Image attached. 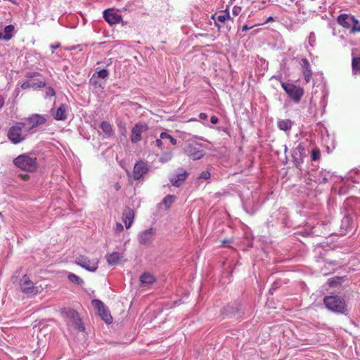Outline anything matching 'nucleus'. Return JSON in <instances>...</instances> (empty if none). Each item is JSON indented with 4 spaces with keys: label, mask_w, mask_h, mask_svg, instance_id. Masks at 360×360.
<instances>
[{
    "label": "nucleus",
    "mask_w": 360,
    "mask_h": 360,
    "mask_svg": "<svg viewBox=\"0 0 360 360\" xmlns=\"http://www.w3.org/2000/svg\"><path fill=\"white\" fill-rule=\"evenodd\" d=\"M309 112L310 113H314V115L316 114V110H313V105H312V101H310V106H309Z\"/></svg>",
    "instance_id": "49"
},
{
    "label": "nucleus",
    "mask_w": 360,
    "mask_h": 360,
    "mask_svg": "<svg viewBox=\"0 0 360 360\" xmlns=\"http://www.w3.org/2000/svg\"><path fill=\"white\" fill-rule=\"evenodd\" d=\"M354 17L352 15L348 14H340L337 19V21L340 25L343 27L345 29H347L349 30V32L350 33V30L352 28V25H353L354 22Z\"/></svg>",
    "instance_id": "15"
},
{
    "label": "nucleus",
    "mask_w": 360,
    "mask_h": 360,
    "mask_svg": "<svg viewBox=\"0 0 360 360\" xmlns=\"http://www.w3.org/2000/svg\"><path fill=\"white\" fill-rule=\"evenodd\" d=\"M320 182H322V183H323V184L327 183V182H328V178H327L326 176H323V179H322V180H321V181H320Z\"/></svg>",
    "instance_id": "53"
},
{
    "label": "nucleus",
    "mask_w": 360,
    "mask_h": 360,
    "mask_svg": "<svg viewBox=\"0 0 360 360\" xmlns=\"http://www.w3.org/2000/svg\"><path fill=\"white\" fill-rule=\"evenodd\" d=\"M156 233L155 228H150L139 232L137 238L141 245H149L154 240Z\"/></svg>",
    "instance_id": "10"
},
{
    "label": "nucleus",
    "mask_w": 360,
    "mask_h": 360,
    "mask_svg": "<svg viewBox=\"0 0 360 360\" xmlns=\"http://www.w3.org/2000/svg\"><path fill=\"white\" fill-rule=\"evenodd\" d=\"M281 84L283 90L291 100H292L295 103L300 102L301 98L304 93L303 88L295 85L292 83L284 82H281Z\"/></svg>",
    "instance_id": "4"
},
{
    "label": "nucleus",
    "mask_w": 360,
    "mask_h": 360,
    "mask_svg": "<svg viewBox=\"0 0 360 360\" xmlns=\"http://www.w3.org/2000/svg\"><path fill=\"white\" fill-rule=\"evenodd\" d=\"M339 278H331L328 280V284L331 287H334L338 283Z\"/></svg>",
    "instance_id": "40"
},
{
    "label": "nucleus",
    "mask_w": 360,
    "mask_h": 360,
    "mask_svg": "<svg viewBox=\"0 0 360 360\" xmlns=\"http://www.w3.org/2000/svg\"><path fill=\"white\" fill-rule=\"evenodd\" d=\"M305 148L302 143H300L294 149L292 157L296 166L302 162L301 158L304 154Z\"/></svg>",
    "instance_id": "19"
},
{
    "label": "nucleus",
    "mask_w": 360,
    "mask_h": 360,
    "mask_svg": "<svg viewBox=\"0 0 360 360\" xmlns=\"http://www.w3.org/2000/svg\"><path fill=\"white\" fill-rule=\"evenodd\" d=\"M60 46V44H51L50 46L51 49H56L57 48H58Z\"/></svg>",
    "instance_id": "52"
},
{
    "label": "nucleus",
    "mask_w": 360,
    "mask_h": 360,
    "mask_svg": "<svg viewBox=\"0 0 360 360\" xmlns=\"http://www.w3.org/2000/svg\"><path fill=\"white\" fill-rule=\"evenodd\" d=\"M302 72L303 74L306 83H309L312 77V71L311 70V65L306 58H302L300 62Z\"/></svg>",
    "instance_id": "16"
},
{
    "label": "nucleus",
    "mask_w": 360,
    "mask_h": 360,
    "mask_svg": "<svg viewBox=\"0 0 360 360\" xmlns=\"http://www.w3.org/2000/svg\"><path fill=\"white\" fill-rule=\"evenodd\" d=\"M68 117V106L65 104H61L57 109L54 118L57 120H65Z\"/></svg>",
    "instance_id": "23"
},
{
    "label": "nucleus",
    "mask_w": 360,
    "mask_h": 360,
    "mask_svg": "<svg viewBox=\"0 0 360 360\" xmlns=\"http://www.w3.org/2000/svg\"><path fill=\"white\" fill-rule=\"evenodd\" d=\"M241 11V7L240 6H234L233 9H232V14L234 15V16H237Z\"/></svg>",
    "instance_id": "39"
},
{
    "label": "nucleus",
    "mask_w": 360,
    "mask_h": 360,
    "mask_svg": "<svg viewBox=\"0 0 360 360\" xmlns=\"http://www.w3.org/2000/svg\"><path fill=\"white\" fill-rule=\"evenodd\" d=\"M252 27H248V25H245L242 27V31L243 32H246L248 30H249L250 29H251Z\"/></svg>",
    "instance_id": "50"
},
{
    "label": "nucleus",
    "mask_w": 360,
    "mask_h": 360,
    "mask_svg": "<svg viewBox=\"0 0 360 360\" xmlns=\"http://www.w3.org/2000/svg\"><path fill=\"white\" fill-rule=\"evenodd\" d=\"M75 263L85 269L86 270L94 272L98 267V260L97 259H90L84 255H79L76 257Z\"/></svg>",
    "instance_id": "7"
},
{
    "label": "nucleus",
    "mask_w": 360,
    "mask_h": 360,
    "mask_svg": "<svg viewBox=\"0 0 360 360\" xmlns=\"http://www.w3.org/2000/svg\"><path fill=\"white\" fill-rule=\"evenodd\" d=\"M61 313L64 317L70 319L76 325L81 322L78 313L72 309L65 308L62 309Z\"/></svg>",
    "instance_id": "17"
},
{
    "label": "nucleus",
    "mask_w": 360,
    "mask_h": 360,
    "mask_svg": "<svg viewBox=\"0 0 360 360\" xmlns=\"http://www.w3.org/2000/svg\"><path fill=\"white\" fill-rule=\"evenodd\" d=\"M134 213L133 210L127 207L122 214V220L127 229H129L134 222Z\"/></svg>",
    "instance_id": "18"
},
{
    "label": "nucleus",
    "mask_w": 360,
    "mask_h": 360,
    "mask_svg": "<svg viewBox=\"0 0 360 360\" xmlns=\"http://www.w3.org/2000/svg\"><path fill=\"white\" fill-rule=\"evenodd\" d=\"M46 83L43 81H39L37 82H33L32 83V88L34 89H37L39 88H41L45 86Z\"/></svg>",
    "instance_id": "36"
},
{
    "label": "nucleus",
    "mask_w": 360,
    "mask_h": 360,
    "mask_svg": "<svg viewBox=\"0 0 360 360\" xmlns=\"http://www.w3.org/2000/svg\"><path fill=\"white\" fill-rule=\"evenodd\" d=\"M101 129H102V131L104 133L105 137H111L114 134L112 125L106 121H103L101 122Z\"/></svg>",
    "instance_id": "25"
},
{
    "label": "nucleus",
    "mask_w": 360,
    "mask_h": 360,
    "mask_svg": "<svg viewBox=\"0 0 360 360\" xmlns=\"http://www.w3.org/2000/svg\"><path fill=\"white\" fill-rule=\"evenodd\" d=\"M208 117L207 115L205 112H200L199 114V118L201 120H207Z\"/></svg>",
    "instance_id": "47"
},
{
    "label": "nucleus",
    "mask_w": 360,
    "mask_h": 360,
    "mask_svg": "<svg viewBox=\"0 0 360 360\" xmlns=\"http://www.w3.org/2000/svg\"><path fill=\"white\" fill-rule=\"evenodd\" d=\"M211 18L214 20V25L218 27V30H220L221 27L220 23H224L226 20L231 19L227 9L221 11L218 14L214 13L212 15Z\"/></svg>",
    "instance_id": "14"
},
{
    "label": "nucleus",
    "mask_w": 360,
    "mask_h": 360,
    "mask_svg": "<svg viewBox=\"0 0 360 360\" xmlns=\"http://www.w3.org/2000/svg\"><path fill=\"white\" fill-rule=\"evenodd\" d=\"M352 66V72L354 75L360 74V57H353Z\"/></svg>",
    "instance_id": "28"
},
{
    "label": "nucleus",
    "mask_w": 360,
    "mask_h": 360,
    "mask_svg": "<svg viewBox=\"0 0 360 360\" xmlns=\"http://www.w3.org/2000/svg\"><path fill=\"white\" fill-rule=\"evenodd\" d=\"M29 135L30 133L26 128V123L22 122H15L7 132L8 140L13 144L23 142Z\"/></svg>",
    "instance_id": "1"
},
{
    "label": "nucleus",
    "mask_w": 360,
    "mask_h": 360,
    "mask_svg": "<svg viewBox=\"0 0 360 360\" xmlns=\"http://www.w3.org/2000/svg\"><path fill=\"white\" fill-rule=\"evenodd\" d=\"M188 174L186 171H183L174 175L170 178L171 184L176 187H179L181 183L186 179Z\"/></svg>",
    "instance_id": "22"
},
{
    "label": "nucleus",
    "mask_w": 360,
    "mask_h": 360,
    "mask_svg": "<svg viewBox=\"0 0 360 360\" xmlns=\"http://www.w3.org/2000/svg\"><path fill=\"white\" fill-rule=\"evenodd\" d=\"M175 196L173 195H167L162 200V203L165 205L166 208H169L171 205L174 202Z\"/></svg>",
    "instance_id": "32"
},
{
    "label": "nucleus",
    "mask_w": 360,
    "mask_h": 360,
    "mask_svg": "<svg viewBox=\"0 0 360 360\" xmlns=\"http://www.w3.org/2000/svg\"><path fill=\"white\" fill-rule=\"evenodd\" d=\"M321 153L320 150L317 148L313 149L311 151V160L313 161L318 160L320 158Z\"/></svg>",
    "instance_id": "34"
},
{
    "label": "nucleus",
    "mask_w": 360,
    "mask_h": 360,
    "mask_svg": "<svg viewBox=\"0 0 360 360\" xmlns=\"http://www.w3.org/2000/svg\"><path fill=\"white\" fill-rule=\"evenodd\" d=\"M173 153L172 151H166L162 153L159 158V161L162 163H166L172 160Z\"/></svg>",
    "instance_id": "30"
},
{
    "label": "nucleus",
    "mask_w": 360,
    "mask_h": 360,
    "mask_svg": "<svg viewBox=\"0 0 360 360\" xmlns=\"http://www.w3.org/2000/svg\"><path fill=\"white\" fill-rule=\"evenodd\" d=\"M200 179H208L210 178V173L209 171L205 170L202 172L199 175Z\"/></svg>",
    "instance_id": "37"
},
{
    "label": "nucleus",
    "mask_w": 360,
    "mask_h": 360,
    "mask_svg": "<svg viewBox=\"0 0 360 360\" xmlns=\"http://www.w3.org/2000/svg\"><path fill=\"white\" fill-rule=\"evenodd\" d=\"M103 18L110 25H115L122 21V18L120 15L115 13L111 9H106L103 13Z\"/></svg>",
    "instance_id": "13"
},
{
    "label": "nucleus",
    "mask_w": 360,
    "mask_h": 360,
    "mask_svg": "<svg viewBox=\"0 0 360 360\" xmlns=\"http://www.w3.org/2000/svg\"><path fill=\"white\" fill-rule=\"evenodd\" d=\"M162 140H163V139H160H160H156V141H155V144H156V146H157L158 148H161V147H162V144H163V141H162Z\"/></svg>",
    "instance_id": "44"
},
{
    "label": "nucleus",
    "mask_w": 360,
    "mask_h": 360,
    "mask_svg": "<svg viewBox=\"0 0 360 360\" xmlns=\"http://www.w3.org/2000/svg\"><path fill=\"white\" fill-rule=\"evenodd\" d=\"M278 127L279 129L288 131H290L292 126V122L290 120H280L277 123Z\"/></svg>",
    "instance_id": "26"
},
{
    "label": "nucleus",
    "mask_w": 360,
    "mask_h": 360,
    "mask_svg": "<svg viewBox=\"0 0 360 360\" xmlns=\"http://www.w3.org/2000/svg\"><path fill=\"white\" fill-rule=\"evenodd\" d=\"M46 119L44 116L39 114H32L25 120L24 123H26V128L30 134H33L34 130L37 127L46 123Z\"/></svg>",
    "instance_id": "5"
},
{
    "label": "nucleus",
    "mask_w": 360,
    "mask_h": 360,
    "mask_svg": "<svg viewBox=\"0 0 360 360\" xmlns=\"http://www.w3.org/2000/svg\"><path fill=\"white\" fill-rule=\"evenodd\" d=\"M210 122L212 124H217L219 122V120L216 116H212L210 118Z\"/></svg>",
    "instance_id": "48"
},
{
    "label": "nucleus",
    "mask_w": 360,
    "mask_h": 360,
    "mask_svg": "<svg viewBox=\"0 0 360 360\" xmlns=\"http://www.w3.org/2000/svg\"><path fill=\"white\" fill-rule=\"evenodd\" d=\"M123 254L117 252H112L106 255V260L110 266H115L118 264L123 259Z\"/></svg>",
    "instance_id": "20"
},
{
    "label": "nucleus",
    "mask_w": 360,
    "mask_h": 360,
    "mask_svg": "<svg viewBox=\"0 0 360 360\" xmlns=\"http://www.w3.org/2000/svg\"><path fill=\"white\" fill-rule=\"evenodd\" d=\"M356 32H360V20L354 17V22L353 25H352L349 34H354Z\"/></svg>",
    "instance_id": "31"
},
{
    "label": "nucleus",
    "mask_w": 360,
    "mask_h": 360,
    "mask_svg": "<svg viewBox=\"0 0 360 360\" xmlns=\"http://www.w3.org/2000/svg\"><path fill=\"white\" fill-rule=\"evenodd\" d=\"M55 91L53 88L51 87H48L46 88V97H49V96H55Z\"/></svg>",
    "instance_id": "38"
},
{
    "label": "nucleus",
    "mask_w": 360,
    "mask_h": 360,
    "mask_svg": "<svg viewBox=\"0 0 360 360\" xmlns=\"http://www.w3.org/2000/svg\"><path fill=\"white\" fill-rule=\"evenodd\" d=\"M155 280L154 276L149 273H144L140 276V281L143 285L152 284Z\"/></svg>",
    "instance_id": "27"
},
{
    "label": "nucleus",
    "mask_w": 360,
    "mask_h": 360,
    "mask_svg": "<svg viewBox=\"0 0 360 360\" xmlns=\"http://www.w3.org/2000/svg\"><path fill=\"white\" fill-rule=\"evenodd\" d=\"M240 310V304L237 302H233L225 307L223 309L222 313L225 316H234Z\"/></svg>",
    "instance_id": "21"
},
{
    "label": "nucleus",
    "mask_w": 360,
    "mask_h": 360,
    "mask_svg": "<svg viewBox=\"0 0 360 360\" xmlns=\"http://www.w3.org/2000/svg\"><path fill=\"white\" fill-rule=\"evenodd\" d=\"M147 129L148 126L146 124H136L131 130V141L137 143L141 141L142 133L147 131Z\"/></svg>",
    "instance_id": "11"
},
{
    "label": "nucleus",
    "mask_w": 360,
    "mask_h": 360,
    "mask_svg": "<svg viewBox=\"0 0 360 360\" xmlns=\"http://www.w3.org/2000/svg\"><path fill=\"white\" fill-rule=\"evenodd\" d=\"M271 21H274V18L270 16L265 20L264 23L266 24Z\"/></svg>",
    "instance_id": "51"
},
{
    "label": "nucleus",
    "mask_w": 360,
    "mask_h": 360,
    "mask_svg": "<svg viewBox=\"0 0 360 360\" xmlns=\"http://www.w3.org/2000/svg\"><path fill=\"white\" fill-rule=\"evenodd\" d=\"M160 138L162 139H165V140H168L170 141V143L172 144V145H176L177 144V141L176 139H174V137H172L171 135H169V134L166 133V132H162L160 135Z\"/></svg>",
    "instance_id": "33"
},
{
    "label": "nucleus",
    "mask_w": 360,
    "mask_h": 360,
    "mask_svg": "<svg viewBox=\"0 0 360 360\" xmlns=\"http://www.w3.org/2000/svg\"><path fill=\"white\" fill-rule=\"evenodd\" d=\"M14 29L15 28L13 25L6 26L4 30V34L0 32V40H10L13 36Z\"/></svg>",
    "instance_id": "24"
},
{
    "label": "nucleus",
    "mask_w": 360,
    "mask_h": 360,
    "mask_svg": "<svg viewBox=\"0 0 360 360\" xmlns=\"http://www.w3.org/2000/svg\"><path fill=\"white\" fill-rule=\"evenodd\" d=\"M326 97V94H325V95H323V97H322V100H321V105L323 108H326V101H325Z\"/></svg>",
    "instance_id": "46"
},
{
    "label": "nucleus",
    "mask_w": 360,
    "mask_h": 360,
    "mask_svg": "<svg viewBox=\"0 0 360 360\" xmlns=\"http://www.w3.org/2000/svg\"><path fill=\"white\" fill-rule=\"evenodd\" d=\"M5 99H6V98L4 96L0 94V109L2 108V107L4 105Z\"/></svg>",
    "instance_id": "45"
},
{
    "label": "nucleus",
    "mask_w": 360,
    "mask_h": 360,
    "mask_svg": "<svg viewBox=\"0 0 360 360\" xmlns=\"http://www.w3.org/2000/svg\"><path fill=\"white\" fill-rule=\"evenodd\" d=\"M21 88L22 89H27L28 88H32V83L26 81L25 82H23L22 84H21Z\"/></svg>",
    "instance_id": "41"
},
{
    "label": "nucleus",
    "mask_w": 360,
    "mask_h": 360,
    "mask_svg": "<svg viewBox=\"0 0 360 360\" xmlns=\"http://www.w3.org/2000/svg\"><path fill=\"white\" fill-rule=\"evenodd\" d=\"M13 163L17 168L27 172H33L37 168V158L27 153L14 158Z\"/></svg>",
    "instance_id": "2"
},
{
    "label": "nucleus",
    "mask_w": 360,
    "mask_h": 360,
    "mask_svg": "<svg viewBox=\"0 0 360 360\" xmlns=\"http://www.w3.org/2000/svg\"><path fill=\"white\" fill-rule=\"evenodd\" d=\"M122 231H123V226L120 223H117L116 227H115V231L118 233V232H121Z\"/></svg>",
    "instance_id": "43"
},
{
    "label": "nucleus",
    "mask_w": 360,
    "mask_h": 360,
    "mask_svg": "<svg viewBox=\"0 0 360 360\" xmlns=\"http://www.w3.org/2000/svg\"><path fill=\"white\" fill-rule=\"evenodd\" d=\"M349 179H350L354 183H359V179H360V176H358L357 178L353 177L352 176V172H351L349 173Z\"/></svg>",
    "instance_id": "42"
},
{
    "label": "nucleus",
    "mask_w": 360,
    "mask_h": 360,
    "mask_svg": "<svg viewBox=\"0 0 360 360\" xmlns=\"http://www.w3.org/2000/svg\"><path fill=\"white\" fill-rule=\"evenodd\" d=\"M201 148V145L197 143H189L185 148V153L192 160H198L205 155L204 150Z\"/></svg>",
    "instance_id": "8"
},
{
    "label": "nucleus",
    "mask_w": 360,
    "mask_h": 360,
    "mask_svg": "<svg viewBox=\"0 0 360 360\" xmlns=\"http://www.w3.org/2000/svg\"><path fill=\"white\" fill-rule=\"evenodd\" d=\"M323 302L326 308L332 311L344 314L347 311L345 302L339 296H326L323 299Z\"/></svg>",
    "instance_id": "3"
},
{
    "label": "nucleus",
    "mask_w": 360,
    "mask_h": 360,
    "mask_svg": "<svg viewBox=\"0 0 360 360\" xmlns=\"http://www.w3.org/2000/svg\"><path fill=\"white\" fill-rule=\"evenodd\" d=\"M148 172V167L147 163L139 161L136 163L134 167L133 176L136 180L141 179L144 174Z\"/></svg>",
    "instance_id": "12"
},
{
    "label": "nucleus",
    "mask_w": 360,
    "mask_h": 360,
    "mask_svg": "<svg viewBox=\"0 0 360 360\" xmlns=\"http://www.w3.org/2000/svg\"><path fill=\"white\" fill-rule=\"evenodd\" d=\"M68 278L71 283L75 285H79L84 283L83 280L80 277L73 273H69Z\"/></svg>",
    "instance_id": "29"
},
{
    "label": "nucleus",
    "mask_w": 360,
    "mask_h": 360,
    "mask_svg": "<svg viewBox=\"0 0 360 360\" xmlns=\"http://www.w3.org/2000/svg\"><path fill=\"white\" fill-rule=\"evenodd\" d=\"M21 291L29 296H34L39 293V287L34 286L27 275H24L20 282Z\"/></svg>",
    "instance_id": "6"
},
{
    "label": "nucleus",
    "mask_w": 360,
    "mask_h": 360,
    "mask_svg": "<svg viewBox=\"0 0 360 360\" xmlns=\"http://www.w3.org/2000/svg\"><path fill=\"white\" fill-rule=\"evenodd\" d=\"M92 305L98 311L99 316L107 324L112 321V318L104 304L99 300H93Z\"/></svg>",
    "instance_id": "9"
},
{
    "label": "nucleus",
    "mask_w": 360,
    "mask_h": 360,
    "mask_svg": "<svg viewBox=\"0 0 360 360\" xmlns=\"http://www.w3.org/2000/svg\"><path fill=\"white\" fill-rule=\"evenodd\" d=\"M21 176H22V178L25 179L28 178L29 176L27 174H22V175H21Z\"/></svg>",
    "instance_id": "54"
},
{
    "label": "nucleus",
    "mask_w": 360,
    "mask_h": 360,
    "mask_svg": "<svg viewBox=\"0 0 360 360\" xmlns=\"http://www.w3.org/2000/svg\"><path fill=\"white\" fill-rule=\"evenodd\" d=\"M109 75V72L106 69H102L97 72V76L99 78L105 79Z\"/></svg>",
    "instance_id": "35"
}]
</instances>
